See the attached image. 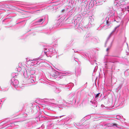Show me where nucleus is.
I'll return each mask as SVG.
<instances>
[{
    "label": "nucleus",
    "instance_id": "2",
    "mask_svg": "<svg viewBox=\"0 0 129 129\" xmlns=\"http://www.w3.org/2000/svg\"><path fill=\"white\" fill-rule=\"evenodd\" d=\"M23 73L24 77L28 79L29 82L30 83L34 82L35 79V77L31 76L33 75H30V73L29 72H27L26 69H24Z\"/></svg>",
    "mask_w": 129,
    "mask_h": 129
},
{
    "label": "nucleus",
    "instance_id": "1",
    "mask_svg": "<svg viewBox=\"0 0 129 129\" xmlns=\"http://www.w3.org/2000/svg\"><path fill=\"white\" fill-rule=\"evenodd\" d=\"M49 70L50 76L55 79L56 78L61 79L62 78V76L68 75L70 74L68 72L63 73H59L52 69L51 67H49Z\"/></svg>",
    "mask_w": 129,
    "mask_h": 129
},
{
    "label": "nucleus",
    "instance_id": "15",
    "mask_svg": "<svg viewBox=\"0 0 129 129\" xmlns=\"http://www.w3.org/2000/svg\"><path fill=\"white\" fill-rule=\"evenodd\" d=\"M98 68V67L97 66H96L94 68V71H93L94 72H95V71H96L97 69Z\"/></svg>",
    "mask_w": 129,
    "mask_h": 129
},
{
    "label": "nucleus",
    "instance_id": "26",
    "mask_svg": "<svg viewBox=\"0 0 129 129\" xmlns=\"http://www.w3.org/2000/svg\"><path fill=\"white\" fill-rule=\"evenodd\" d=\"M101 106H102V107H103V106H104V105H102Z\"/></svg>",
    "mask_w": 129,
    "mask_h": 129
},
{
    "label": "nucleus",
    "instance_id": "20",
    "mask_svg": "<svg viewBox=\"0 0 129 129\" xmlns=\"http://www.w3.org/2000/svg\"><path fill=\"white\" fill-rule=\"evenodd\" d=\"M90 102L92 104L93 102V101H90Z\"/></svg>",
    "mask_w": 129,
    "mask_h": 129
},
{
    "label": "nucleus",
    "instance_id": "14",
    "mask_svg": "<svg viewBox=\"0 0 129 129\" xmlns=\"http://www.w3.org/2000/svg\"><path fill=\"white\" fill-rule=\"evenodd\" d=\"M128 70H127L126 71H125L124 72V74L126 76H127L128 75V74L127 73V71Z\"/></svg>",
    "mask_w": 129,
    "mask_h": 129
},
{
    "label": "nucleus",
    "instance_id": "10",
    "mask_svg": "<svg viewBox=\"0 0 129 129\" xmlns=\"http://www.w3.org/2000/svg\"><path fill=\"white\" fill-rule=\"evenodd\" d=\"M63 101V103L64 106H67V104H69V103L67 102H66L65 101Z\"/></svg>",
    "mask_w": 129,
    "mask_h": 129
},
{
    "label": "nucleus",
    "instance_id": "19",
    "mask_svg": "<svg viewBox=\"0 0 129 129\" xmlns=\"http://www.w3.org/2000/svg\"><path fill=\"white\" fill-rule=\"evenodd\" d=\"M46 50V49H45V51H44V53H45V54H46V56H47V52H46V51H45Z\"/></svg>",
    "mask_w": 129,
    "mask_h": 129
},
{
    "label": "nucleus",
    "instance_id": "7",
    "mask_svg": "<svg viewBox=\"0 0 129 129\" xmlns=\"http://www.w3.org/2000/svg\"><path fill=\"white\" fill-rule=\"evenodd\" d=\"M51 100H49V105L50 106H51V107H53L54 105V104L53 103H52L50 102Z\"/></svg>",
    "mask_w": 129,
    "mask_h": 129
},
{
    "label": "nucleus",
    "instance_id": "13",
    "mask_svg": "<svg viewBox=\"0 0 129 129\" xmlns=\"http://www.w3.org/2000/svg\"><path fill=\"white\" fill-rule=\"evenodd\" d=\"M76 74H80L81 73V70L79 69V71L78 72L77 71H76Z\"/></svg>",
    "mask_w": 129,
    "mask_h": 129
},
{
    "label": "nucleus",
    "instance_id": "6",
    "mask_svg": "<svg viewBox=\"0 0 129 129\" xmlns=\"http://www.w3.org/2000/svg\"><path fill=\"white\" fill-rule=\"evenodd\" d=\"M49 116H50V117H49V119H57V118H59V117H57V116L55 117V116L52 117V116H51V115H49Z\"/></svg>",
    "mask_w": 129,
    "mask_h": 129
},
{
    "label": "nucleus",
    "instance_id": "30",
    "mask_svg": "<svg viewBox=\"0 0 129 129\" xmlns=\"http://www.w3.org/2000/svg\"><path fill=\"white\" fill-rule=\"evenodd\" d=\"M50 127V126H49V127Z\"/></svg>",
    "mask_w": 129,
    "mask_h": 129
},
{
    "label": "nucleus",
    "instance_id": "22",
    "mask_svg": "<svg viewBox=\"0 0 129 129\" xmlns=\"http://www.w3.org/2000/svg\"><path fill=\"white\" fill-rule=\"evenodd\" d=\"M64 10H63H63H62V12H64Z\"/></svg>",
    "mask_w": 129,
    "mask_h": 129
},
{
    "label": "nucleus",
    "instance_id": "21",
    "mask_svg": "<svg viewBox=\"0 0 129 129\" xmlns=\"http://www.w3.org/2000/svg\"><path fill=\"white\" fill-rule=\"evenodd\" d=\"M109 50V49L108 48H107L106 49V51H108Z\"/></svg>",
    "mask_w": 129,
    "mask_h": 129
},
{
    "label": "nucleus",
    "instance_id": "28",
    "mask_svg": "<svg viewBox=\"0 0 129 129\" xmlns=\"http://www.w3.org/2000/svg\"><path fill=\"white\" fill-rule=\"evenodd\" d=\"M94 63H93V64H94Z\"/></svg>",
    "mask_w": 129,
    "mask_h": 129
},
{
    "label": "nucleus",
    "instance_id": "9",
    "mask_svg": "<svg viewBox=\"0 0 129 129\" xmlns=\"http://www.w3.org/2000/svg\"><path fill=\"white\" fill-rule=\"evenodd\" d=\"M100 93H98L95 96V98L96 99H97L98 97H99V95L100 94Z\"/></svg>",
    "mask_w": 129,
    "mask_h": 129
},
{
    "label": "nucleus",
    "instance_id": "23",
    "mask_svg": "<svg viewBox=\"0 0 129 129\" xmlns=\"http://www.w3.org/2000/svg\"><path fill=\"white\" fill-rule=\"evenodd\" d=\"M71 85H72V86H73V84L72 83H71Z\"/></svg>",
    "mask_w": 129,
    "mask_h": 129
},
{
    "label": "nucleus",
    "instance_id": "12",
    "mask_svg": "<svg viewBox=\"0 0 129 129\" xmlns=\"http://www.w3.org/2000/svg\"><path fill=\"white\" fill-rule=\"evenodd\" d=\"M74 93H72L70 94L69 95V96L70 97H73L74 96Z\"/></svg>",
    "mask_w": 129,
    "mask_h": 129
},
{
    "label": "nucleus",
    "instance_id": "27",
    "mask_svg": "<svg viewBox=\"0 0 129 129\" xmlns=\"http://www.w3.org/2000/svg\"><path fill=\"white\" fill-rule=\"evenodd\" d=\"M62 116H60L59 117L60 118L61 117H62Z\"/></svg>",
    "mask_w": 129,
    "mask_h": 129
},
{
    "label": "nucleus",
    "instance_id": "24",
    "mask_svg": "<svg viewBox=\"0 0 129 129\" xmlns=\"http://www.w3.org/2000/svg\"><path fill=\"white\" fill-rule=\"evenodd\" d=\"M51 110V109L50 108H49V110Z\"/></svg>",
    "mask_w": 129,
    "mask_h": 129
},
{
    "label": "nucleus",
    "instance_id": "11",
    "mask_svg": "<svg viewBox=\"0 0 129 129\" xmlns=\"http://www.w3.org/2000/svg\"><path fill=\"white\" fill-rule=\"evenodd\" d=\"M121 118V117L119 115H117L116 116V118L119 119Z\"/></svg>",
    "mask_w": 129,
    "mask_h": 129
},
{
    "label": "nucleus",
    "instance_id": "8",
    "mask_svg": "<svg viewBox=\"0 0 129 129\" xmlns=\"http://www.w3.org/2000/svg\"><path fill=\"white\" fill-rule=\"evenodd\" d=\"M55 91L56 93H59L61 91V90L59 88H56L55 89Z\"/></svg>",
    "mask_w": 129,
    "mask_h": 129
},
{
    "label": "nucleus",
    "instance_id": "5",
    "mask_svg": "<svg viewBox=\"0 0 129 129\" xmlns=\"http://www.w3.org/2000/svg\"><path fill=\"white\" fill-rule=\"evenodd\" d=\"M18 66L19 67L18 68H17V71H19L21 70V67L22 66L21 64L20 63H19Z\"/></svg>",
    "mask_w": 129,
    "mask_h": 129
},
{
    "label": "nucleus",
    "instance_id": "18",
    "mask_svg": "<svg viewBox=\"0 0 129 129\" xmlns=\"http://www.w3.org/2000/svg\"><path fill=\"white\" fill-rule=\"evenodd\" d=\"M43 20V19H41L38 21V22H40L42 21Z\"/></svg>",
    "mask_w": 129,
    "mask_h": 129
},
{
    "label": "nucleus",
    "instance_id": "25",
    "mask_svg": "<svg viewBox=\"0 0 129 129\" xmlns=\"http://www.w3.org/2000/svg\"><path fill=\"white\" fill-rule=\"evenodd\" d=\"M107 24H108V21H107Z\"/></svg>",
    "mask_w": 129,
    "mask_h": 129
},
{
    "label": "nucleus",
    "instance_id": "16",
    "mask_svg": "<svg viewBox=\"0 0 129 129\" xmlns=\"http://www.w3.org/2000/svg\"><path fill=\"white\" fill-rule=\"evenodd\" d=\"M113 126H115L117 127H118V125L116 123L113 124Z\"/></svg>",
    "mask_w": 129,
    "mask_h": 129
},
{
    "label": "nucleus",
    "instance_id": "29",
    "mask_svg": "<svg viewBox=\"0 0 129 129\" xmlns=\"http://www.w3.org/2000/svg\"><path fill=\"white\" fill-rule=\"evenodd\" d=\"M89 117L90 118V116H89Z\"/></svg>",
    "mask_w": 129,
    "mask_h": 129
},
{
    "label": "nucleus",
    "instance_id": "3",
    "mask_svg": "<svg viewBox=\"0 0 129 129\" xmlns=\"http://www.w3.org/2000/svg\"><path fill=\"white\" fill-rule=\"evenodd\" d=\"M38 60V59L37 58L31 59V57H27L26 58V61L27 62L31 61V63H33V64L37 63V60Z\"/></svg>",
    "mask_w": 129,
    "mask_h": 129
},
{
    "label": "nucleus",
    "instance_id": "4",
    "mask_svg": "<svg viewBox=\"0 0 129 129\" xmlns=\"http://www.w3.org/2000/svg\"><path fill=\"white\" fill-rule=\"evenodd\" d=\"M12 83L13 85L16 87V86L18 84L19 82L18 80L14 79V78H13L11 80V84Z\"/></svg>",
    "mask_w": 129,
    "mask_h": 129
},
{
    "label": "nucleus",
    "instance_id": "17",
    "mask_svg": "<svg viewBox=\"0 0 129 129\" xmlns=\"http://www.w3.org/2000/svg\"><path fill=\"white\" fill-rule=\"evenodd\" d=\"M74 59L77 62H78V59L77 58H74Z\"/></svg>",
    "mask_w": 129,
    "mask_h": 129
}]
</instances>
